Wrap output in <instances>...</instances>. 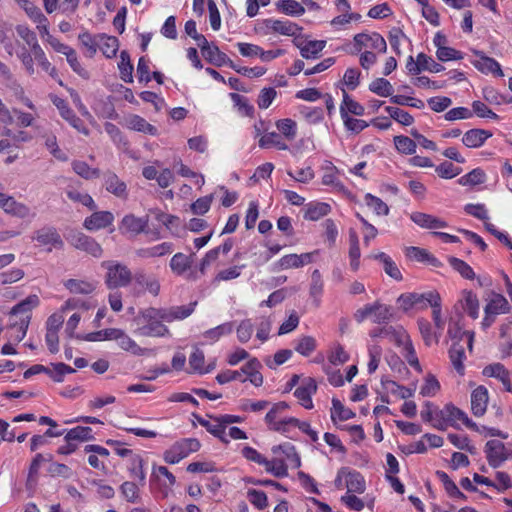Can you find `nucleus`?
<instances>
[{"instance_id": "1", "label": "nucleus", "mask_w": 512, "mask_h": 512, "mask_svg": "<svg viewBox=\"0 0 512 512\" xmlns=\"http://www.w3.org/2000/svg\"><path fill=\"white\" fill-rule=\"evenodd\" d=\"M197 302L189 303L184 306H173L166 308L149 307L141 312V318L145 325L139 327L136 333L145 337H164L170 334L169 329L163 322H173L182 320L190 316Z\"/></svg>"}, {"instance_id": "2", "label": "nucleus", "mask_w": 512, "mask_h": 512, "mask_svg": "<svg viewBox=\"0 0 512 512\" xmlns=\"http://www.w3.org/2000/svg\"><path fill=\"white\" fill-rule=\"evenodd\" d=\"M102 267L106 269L105 284L109 289L126 287L132 281L130 269L117 261H104Z\"/></svg>"}, {"instance_id": "3", "label": "nucleus", "mask_w": 512, "mask_h": 512, "mask_svg": "<svg viewBox=\"0 0 512 512\" xmlns=\"http://www.w3.org/2000/svg\"><path fill=\"white\" fill-rule=\"evenodd\" d=\"M392 316L391 307L387 306L380 301H375L373 304H367L359 308L354 313V319L358 323H362L368 317H373V322L381 324L387 322Z\"/></svg>"}, {"instance_id": "4", "label": "nucleus", "mask_w": 512, "mask_h": 512, "mask_svg": "<svg viewBox=\"0 0 512 512\" xmlns=\"http://www.w3.org/2000/svg\"><path fill=\"white\" fill-rule=\"evenodd\" d=\"M438 293L435 291H429L427 293H403L397 299V304L399 305V309L404 312H408L409 310L415 309H426L432 299H437Z\"/></svg>"}, {"instance_id": "5", "label": "nucleus", "mask_w": 512, "mask_h": 512, "mask_svg": "<svg viewBox=\"0 0 512 512\" xmlns=\"http://www.w3.org/2000/svg\"><path fill=\"white\" fill-rule=\"evenodd\" d=\"M354 47L357 52H360L363 48L374 49L380 53H385L387 50L385 39L375 32L372 34H356L354 36Z\"/></svg>"}, {"instance_id": "6", "label": "nucleus", "mask_w": 512, "mask_h": 512, "mask_svg": "<svg viewBox=\"0 0 512 512\" xmlns=\"http://www.w3.org/2000/svg\"><path fill=\"white\" fill-rule=\"evenodd\" d=\"M51 100L53 104L57 107V109L60 112V115L69 122V124L74 127L78 132L88 135L89 130L84 126L83 121L76 116V114L73 112V110L68 106L67 102L58 97V96H52Z\"/></svg>"}, {"instance_id": "7", "label": "nucleus", "mask_w": 512, "mask_h": 512, "mask_svg": "<svg viewBox=\"0 0 512 512\" xmlns=\"http://www.w3.org/2000/svg\"><path fill=\"white\" fill-rule=\"evenodd\" d=\"M102 178L103 186L107 192L113 194L119 199L128 198L127 184L122 179H120L115 172L107 170L102 173Z\"/></svg>"}, {"instance_id": "8", "label": "nucleus", "mask_w": 512, "mask_h": 512, "mask_svg": "<svg viewBox=\"0 0 512 512\" xmlns=\"http://www.w3.org/2000/svg\"><path fill=\"white\" fill-rule=\"evenodd\" d=\"M0 208L7 214L18 218L30 216V208L24 203L18 202L13 196L0 191Z\"/></svg>"}, {"instance_id": "9", "label": "nucleus", "mask_w": 512, "mask_h": 512, "mask_svg": "<svg viewBox=\"0 0 512 512\" xmlns=\"http://www.w3.org/2000/svg\"><path fill=\"white\" fill-rule=\"evenodd\" d=\"M110 336H112V340H116L121 349L126 352H129L136 356L144 355L147 351L144 348H141L129 335H127L123 330L115 328V331H111Z\"/></svg>"}, {"instance_id": "10", "label": "nucleus", "mask_w": 512, "mask_h": 512, "mask_svg": "<svg viewBox=\"0 0 512 512\" xmlns=\"http://www.w3.org/2000/svg\"><path fill=\"white\" fill-rule=\"evenodd\" d=\"M442 414H446L447 423L452 427L457 428V422L461 421L466 427L477 430L476 423L471 421L463 410L459 409L453 404H446L443 408Z\"/></svg>"}, {"instance_id": "11", "label": "nucleus", "mask_w": 512, "mask_h": 512, "mask_svg": "<svg viewBox=\"0 0 512 512\" xmlns=\"http://www.w3.org/2000/svg\"><path fill=\"white\" fill-rule=\"evenodd\" d=\"M473 53L478 57V59L472 61L475 68L486 74L492 73L503 76L500 64L495 59L485 56L483 52L478 50H473Z\"/></svg>"}, {"instance_id": "12", "label": "nucleus", "mask_w": 512, "mask_h": 512, "mask_svg": "<svg viewBox=\"0 0 512 512\" xmlns=\"http://www.w3.org/2000/svg\"><path fill=\"white\" fill-rule=\"evenodd\" d=\"M504 450V444L498 440H490L486 443L487 460L491 467L497 468L507 459Z\"/></svg>"}, {"instance_id": "13", "label": "nucleus", "mask_w": 512, "mask_h": 512, "mask_svg": "<svg viewBox=\"0 0 512 512\" xmlns=\"http://www.w3.org/2000/svg\"><path fill=\"white\" fill-rule=\"evenodd\" d=\"M488 390L484 386H478L471 393V410L476 417L483 416L488 405Z\"/></svg>"}, {"instance_id": "14", "label": "nucleus", "mask_w": 512, "mask_h": 512, "mask_svg": "<svg viewBox=\"0 0 512 512\" xmlns=\"http://www.w3.org/2000/svg\"><path fill=\"white\" fill-rule=\"evenodd\" d=\"M483 375L499 379L506 390L512 392V382L509 371L501 363H494L483 369Z\"/></svg>"}, {"instance_id": "15", "label": "nucleus", "mask_w": 512, "mask_h": 512, "mask_svg": "<svg viewBox=\"0 0 512 512\" xmlns=\"http://www.w3.org/2000/svg\"><path fill=\"white\" fill-rule=\"evenodd\" d=\"M410 218L416 225L426 229H439L447 227V223L442 219L422 212H413L410 215Z\"/></svg>"}, {"instance_id": "16", "label": "nucleus", "mask_w": 512, "mask_h": 512, "mask_svg": "<svg viewBox=\"0 0 512 512\" xmlns=\"http://www.w3.org/2000/svg\"><path fill=\"white\" fill-rule=\"evenodd\" d=\"M114 216L109 211H100L93 213L90 217L84 221V226L88 230H98L105 228L112 224Z\"/></svg>"}, {"instance_id": "17", "label": "nucleus", "mask_w": 512, "mask_h": 512, "mask_svg": "<svg viewBox=\"0 0 512 512\" xmlns=\"http://www.w3.org/2000/svg\"><path fill=\"white\" fill-rule=\"evenodd\" d=\"M194 253L185 255L183 253H176L170 260V269L177 276H183L188 272L193 264Z\"/></svg>"}, {"instance_id": "18", "label": "nucleus", "mask_w": 512, "mask_h": 512, "mask_svg": "<svg viewBox=\"0 0 512 512\" xmlns=\"http://www.w3.org/2000/svg\"><path fill=\"white\" fill-rule=\"evenodd\" d=\"M316 390V382L312 378H308L302 386L295 390L294 395L300 401L302 406L306 409H311L313 408L311 395L315 393Z\"/></svg>"}, {"instance_id": "19", "label": "nucleus", "mask_w": 512, "mask_h": 512, "mask_svg": "<svg viewBox=\"0 0 512 512\" xmlns=\"http://www.w3.org/2000/svg\"><path fill=\"white\" fill-rule=\"evenodd\" d=\"M492 136V133L484 129L468 130L462 138L463 144L468 148H478Z\"/></svg>"}, {"instance_id": "20", "label": "nucleus", "mask_w": 512, "mask_h": 512, "mask_svg": "<svg viewBox=\"0 0 512 512\" xmlns=\"http://www.w3.org/2000/svg\"><path fill=\"white\" fill-rule=\"evenodd\" d=\"M262 368L261 363L253 358L248 361L239 371H241V376L245 374L247 378L254 386L259 387L263 384V376L260 373V369Z\"/></svg>"}, {"instance_id": "21", "label": "nucleus", "mask_w": 512, "mask_h": 512, "mask_svg": "<svg viewBox=\"0 0 512 512\" xmlns=\"http://www.w3.org/2000/svg\"><path fill=\"white\" fill-rule=\"evenodd\" d=\"M35 239L43 245H52L55 248H62L63 241L57 230L53 227H44L36 232Z\"/></svg>"}, {"instance_id": "22", "label": "nucleus", "mask_w": 512, "mask_h": 512, "mask_svg": "<svg viewBox=\"0 0 512 512\" xmlns=\"http://www.w3.org/2000/svg\"><path fill=\"white\" fill-rule=\"evenodd\" d=\"M173 251V245L169 242H163L161 244L140 248L136 250V255L142 259L154 258V257H162L164 255L170 254Z\"/></svg>"}, {"instance_id": "23", "label": "nucleus", "mask_w": 512, "mask_h": 512, "mask_svg": "<svg viewBox=\"0 0 512 512\" xmlns=\"http://www.w3.org/2000/svg\"><path fill=\"white\" fill-rule=\"evenodd\" d=\"M379 337L387 338L398 346H402L410 337L402 327L385 326L379 328Z\"/></svg>"}, {"instance_id": "24", "label": "nucleus", "mask_w": 512, "mask_h": 512, "mask_svg": "<svg viewBox=\"0 0 512 512\" xmlns=\"http://www.w3.org/2000/svg\"><path fill=\"white\" fill-rule=\"evenodd\" d=\"M74 245L76 248L84 250L94 257H100L102 255L101 246L92 238L79 234L74 238Z\"/></svg>"}, {"instance_id": "25", "label": "nucleus", "mask_w": 512, "mask_h": 512, "mask_svg": "<svg viewBox=\"0 0 512 512\" xmlns=\"http://www.w3.org/2000/svg\"><path fill=\"white\" fill-rule=\"evenodd\" d=\"M296 46L300 49L301 56L306 59L317 58L319 53L324 49L325 41H308L303 42L296 40Z\"/></svg>"}, {"instance_id": "26", "label": "nucleus", "mask_w": 512, "mask_h": 512, "mask_svg": "<svg viewBox=\"0 0 512 512\" xmlns=\"http://www.w3.org/2000/svg\"><path fill=\"white\" fill-rule=\"evenodd\" d=\"M64 286L73 294L88 295L96 289L94 282L81 279H68L64 282Z\"/></svg>"}, {"instance_id": "27", "label": "nucleus", "mask_w": 512, "mask_h": 512, "mask_svg": "<svg viewBox=\"0 0 512 512\" xmlns=\"http://www.w3.org/2000/svg\"><path fill=\"white\" fill-rule=\"evenodd\" d=\"M347 493H364L366 484L364 477L356 470L348 468V477L345 482Z\"/></svg>"}, {"instance_id": "28", "label": "nucleus", "mask_w": 512, "mask_h": 512, "mask_svg": "<svg viewBox=\"0 0 512 512\" xmlns=\"http://www.w3.org/2000/svg\"><path fill=\"white\" fill-rule=\"evenodd\" d=\"M265 23H266L267 28L273 30L274 32L280 33L282 35L294 36L300 30V28L296 24H294L290 21L269 19V20H266Z\"/></svg>"}, {"instance_id": "29", "label": "nucleus", "mask_w": 512, "mask_h": 512, "mask_svg": "<svg viewBox=\"0 0 512 512\" xmlns=\"http://www.w3.org/2000/svg\"><path fill=\"white\" fill-rule=\"evenodd\" d=\"M462 308L468 313V315L473 318L477 319L479 316V300L472 291L464 290L462 292Z\"/></svg>"}, {"instance_id": "30", "label": "nucleus", "mask_w": 512, "mask_h": 512, "mask_svg": "<svg viewBox=\"0 0 512 512\" xmlns=\"http://www.w3.org/2000/svg\"><path fill=\"white\" fill-rule=\"evenodd\" d=\"M449 358L458 374L463 375L465 370L463 363L465 359V351L463 345L459 342L453 343L449 349Z\"/></svg>"}, {"instance_id": "31", "label": "nucleus", "mask_w": 512, "mask_h": 512, "mask_svg": "<svg viewBox=\"0 0 512 512\" xmlns=\"http://www.w3.org/2000/svg\"><path fill=\"white\" fill-rule=\"evenodd\" d=\"M364 107L353 100L345 91H343V101L340 106V114L341 117L349 116L348 114H353L356 116L364 115Z\"/></svg>"}, {"instance_id": "32", "label": "nucleus", "mask_w": 512, "mask_h": 512, "mask_svg": "<svg viewBox=\"0 0 512 512\" xmlns=\"http://www.w3.org/2000/svg\"><path fill=\"white\" fill-rule=\"evenodd\" d=\"M289 409V404L285 401H281L278 403L273 404L271 409L267 412L264 420L265 423L269 428H271L273 425H275L277 422H280L283 418V413Z\"/></svg>"}, {"instance_id": "33", "label": "nucleus", "mask_w": 512, "mask_h": 512, "mask_svg": "<svg viewBox=\"0 0 512 512\" xmlns=\"http://www.w3.org/2000/svg\"><path fill=\"white\" fill-rule=\"evenodd\" d=\"M210 418L211 420L198 418V422L201 426L205 427L209 433L219 438L223 443H228V439L226 438L224 433L223 425L220 424L218 416H210Z\"/></svg>"}, {"instance_id": "34", "label": "nucleus", "mask_w": 512, "mask_h": 512, "mask_svg": "<svg viewBox=\"0 0 512 512\" xmlns=\"http://www.w3.org/2000/svg\"><path fill=\"white\" fill-rule=\"evenodd\" d=\"M146 227V221L142 218L135 217L134 215H126L121 222L120 230L123 233H140Z\"/></svg>"}, {"instance_id": "35", "label": "nucleus", "mask_w": 512, "mask_h": 512, "mask_svg": "<svg viewBox=\"0 0 512 512\" xmlns=\"http://www.w3.org/2000/svg\"><path fill=\"white\" fill-rule=\"evenodd\" d=\"M98 48L107 58L116 56L119 48L118 39L114 36H107L106 34H99Z\"/></svg>"}, {"instance_id": "36", "label": "nucleus", "mask_w": 512, "mask_h": 512, "mask_svg": "<svg viewBox=\"0 0 512 512\" xmlns=\"http://www.w3.org/2000/svg\"><path fill=\"white\" fill-rule=\"evenodd\" d=\"M509 309V304L506 298L500 294H493L489 302L485 306V314L505 313Z\"/></svg>"}, {"instance_id": "37", "label": "nucleus", "mask_w": 512, "mask_h": 512, "mask_svg": "<svg viewBox=\"0 0 512 512\" xmlns=\"http://www.w3.org/2000/svg\"><path fill=\"white\" fill-rule=\"evenodd\" d=\"M135 281L141 287H144L153 296H157L160 292V283L154 276H149L144 273H136Z\"/></svg>"}, {"instance_id": "38", "label": "nucleus", "mask_w": 512, "mask_h": 512, "mask_svg": "<svg viewBox=\"0 0 512 512\" xmlns=\"http://www.w3.org/2000/svg\"><path fill=\"white\" fill-rule=\"evenodd\" d=\"M381 383L386 392L392 393L401 399H408L414 395V389L401 386L393 380L383 379Z\"/></svg>"}, {"instance_id": "39", "label": "nucleus", "mask_w": 512, "mask_h": 512, "mask_svg": "<svg viewBox=\"0 0 512 512\" xmlns=\"http://www.w3.org/2000/svg\"><path fill=\"white\" fill-rule=\"evenodd\" d=\"M274 454L282 452L285 455L286 463H290L294 467L300 466V458L295 450V447L290 443H284L272 448Z\"/></svg>"}, {"instance_id": "40", "label": "nucleus", "mask_w": 512, "mask_h": 512, "mask_svg": "<svg viewBox=\"0 0 512 512\" xmlns=\"http://www.w3.org/2000/svg\"><path fill=\"white\" fill-rule=\"evenodd\" d=\"M375 259H379L383 263V268L387 275H389L391 278L397 281L402 280L401 271L390 256L381 252L375 255Z\"/></svg>"}, {"instance_id": "41", "label": "nucleus", "mask_w": 512, "mask_h": 512, "mask_svg": "<svg viewBox=\"0 0 512 512\" xmlns=\"http://www.w3.org/2000/svg\"><path fill=\"white\" fill-rule=\"evenodd\" d=\"M128 128L131 130L147 133L150 135L156 134V128L149 124L144 118L138 115H132L127 119Z\"/></svg>"}, {"instance_id": "42", "label": "nucleus", "mask_w": 512, "mask_h": 512, "mask_svg": "<svg viewBox=\"0 0 512 512\" xmlns=\"http://www.w3.org/2000/svg\"><path fill=\"white\" fill-rule=\"evenodd\" d=\"M419 331L426 345L430 346L433 343L437 344L440 337V332H432V327L429 321L426 319L418 320Z\"/></svg>"}, {"instance_id": "43", "label": "nucleus", "mask_w": 512, "mask_h": 512, "mask_svg": "<svg viewBox=\"0 0 512 512\" xmlns=\"http://www.w3.org/2000/svg\"><path fill=\"white\" fill-rule=\"evenodd\" d=\"M121 495L130 503H139L141 501L139 486L131 481H125L120 486Z\"/></svg>"}, {"instance_id": "44", "label": "nucleus", "mask_w": 512, "mask_h": 512, "mask_svg": "<svg viewBox=\"0 0 512 512\" xmlns=\"http://www.w3.org/2000/svg\"><path fill=\"white\" fill-rule=\"evenodd\" d=\"M30 322V315H26L20 319L19 323L12 324L9 327L10 339L20 342L26 335Z\"/></svg>"}, {"instance_id": "45", "label": "nucleus", "mask_w": 512, "mask_h": 512, "mask_svg": "<svg viewBox=\"0 0 512 512\" xmlns=\"http://www.w3.org/2000/svg\"><path fill=\"white\" fill-rule=\"evenodd\" d=\"M121 79L124 82L131 83L133 81L132 72L133 65L130 61V55L127 51H121L120 63L118 64Z\"/></svg>"}, {"instance_id": "46", "label": "nucleus", "mask_w": 512, "mask_h": 512, "mask_svg": "<svg viewBox=\"0 0 512 512\" xmlns=\"http://www.w3.org/2000/svg\"><path fill=\"white\" fill-rule=\"evenodd\" d=\"M72 168L76 174L86 180L100 177V170L97 168H91L84 161H73Z\"/></svg>"}, {"instance_id": "47", "label": "nucleus", "mask_w": 512, "mask_h": 512, "mask_svg": "<svg viewBox=\"0 0 512 512\" xmlns=\"http://www.w3.org/2000/svg\"><path fill=\"white\" fill-rule=\"evenodd\" d=\"M261 148H270L272 146L279 150H287L288 145L282 141L281 136L276 132H270L263 135L259 140Z\"/></svg>"}, {"instance_id": "48", "label": "nucleus", "mask_w": 512, "mask_h": 512, "mask_svg": "<svg viewBox=\"0 0 512 512\" xmlns=\"http://www.w3.org/2000/svg\"><path fill=\"white\" fill-rule=\"evenodd\" d=\"M365 204L373 210L378 216H386L389 214L388 205L383 202L380 198L367 193L364 197Z\"/></svg>"}, {"instance_id": "49", "label": "nucleus", "mask_w": 512, "mask_h": 512, "mask_svg": "<svg viewBox=\"0 0 512 512\" xmlns=\"http://www.w3.org/2000/svg\"><path fill=\"white\" fill-rule=\"evenodd\" d=\"M369 89L370 91L381 97L392 96L394 91L391 83L384 78H377L374 81H372L369 84Z\"/></svg>"}, {"instance_id": "50", "label": "nucleus", "mask_w": 512, "mask_h": 512, "mask_svg": "<svg viewBox=\"0 0 512 512\" xmlns=\"http://www.w3.org/2000/svg\"><path fill=\"white\" fill-rule=\"evenodd\" d=\"M332 410H331V418L333 421H335L336 417L340 420V421H346V420H349L351 418H353L355 416V413L352 412L351 409L349 408H346L341 402L340 400L336 399V398H333L332 399Z\"/></svg>"}, {"instance_id": "51", "label": "nucleus", "mask_w": 512, "mask_h": 512, "mask_svg": "<svg viewBox=\"0 0 512 512\" xmlns=\"http://www.w3.org/2000/svg\"><path fill=\"white\" fill-rule=\"evenodd\" d=\"M92 439V429L90 427L84 426H77L73 429H70L65 435V440H73L74 442H84Z\"/></svg>"}, {"instance_id": "52", "label": "nucleus", "mask_w": 512, "mask_h": 512, "mask_svg": "<svg viewBox=\"0 0 512 512\" xmlns=\"http://www.w3.org/2000/svg\"><path fill=\"white\" fill-rule=\"evenodd\" d=\"M276 127L279 132L288 140H293L297 134L296 122L290 118L278 120Z\"/></svg>"}, {"instance_id": "53", "label": "nucleus", "mask_w": 512, "mask_h": 512, "mask_svg": "<svg viewBox=\"0 0 512 512\" xmlns=\"http://www.w3.org/2000/svg\"><path fill=\"white\" fill-rule=\"evenodd\" d=\"M485 179L486 175L484 171L480 168H476L459 178L458 183L462 186H474L483 183Z\"/></svg>"}, {"instance_id": "54", "label": "nucleus", "mask_w": 512, "mask_h": 512, "mask_svg": "<svg viewBox=\"0 0 512 512\" xmlns=\"http://www.w3.org/2000/svg\"><path fill=\"white\" fill-rule=\"evenodd\" d=\"M203 56L215 65H221L225 63L227 56L221 52L216 45L209 44L203 51Z\"/></svg>"}, {"instance_id": "55", "label": "nucleus", "mask_w": 512, "mask_h": 512, "mask_svg": "<svg viewBox=\"0 0 512 512\" xmlns=\"http://www.w3.org/2000/svg\"><path fill=\"white\" fill-rule=\"evenodd\" d=\"M448 262L462 277L470 280L475 278L472 267L463 260L456 257H449Z\"/></svg>"}, {"instance_id": "56", "label": "nucleus", "mask_w": 512, "mask_h": 512, "mask_svg": "<svg viewBox=\"0 0 512 512\" xmlns=\"http://www.w3.org/2000/svg\"><path fill=\"white\" fill-rule=\"evenodd\" d=\"M386 112L390 117L404 126H410L414 122V118L408 112L394 106H387Z\"/></svg>"}, {"instance_id": "57", "label": "nucleus", "mask_w": 512, "mask_h": 512, "mask_svg": "<svg viewBox=\"0 0 512 512\" xmlns=\"http://www.w3.org/2000/svg\"><path fill=\"white\" fill-rule=\"evenodd\" d=\"M39 305V298L37 295H29L27 298H25L23 301L15 305L12 310L11 314H17V313H23L26 315H29L28 312H30L33 308L37 307Z\"/></svg>"}, {"instance_id": "58", "label": "nucleus", "mask_w": 512, "mask_h": 512, "mask_svg": "<svg viewBox=\"0 0 512 512\" xmlns=\"http://www.w3.org/2000/svg\"><path fill=\"white\" fill-rule=\"evenodd\" d=\"M330 211V206L326 203H316L309 205L305 212V219L316 221L321 217L327 215Z\"/></svg>"}, {"instance_id": "59", "label": "nucleus", "mask_w": 512, "mask_h": 512, "mask_svg": "<svg viewBox=\"0 0 512 512\" xmlns=\"http://www.w3.org/2000/svg\"><path fill=\"white\" fill-rule=\"evenodd\" d=\"M180 452L182 458H186L190 453L196 452L200 448V442L194 438L183 439L174 444Z\"/></svg>"}, {"instance_id": "60", "label": "nucleus", "mask_w": 512, "mask_h": 512, "mask_svg": "<svg viewBox=\"0 0 512 512\" xmlns=\"http://www.w3.org/2000/svg\"><path fill=\"white\" fill-rule=\"evenodd\" d=\"M394 144L401 153L414 154L416 152L417 143L407 136H395Z\"/></svg>"}, {"instance_id": "61", "label": "nucleus", "mask_w": 512, "mask_h": 512, "mask_svg": "<svg viewBox=\"0 0 512 512\" xmlns=\"http://www.w3.org/2000/svg\"><path fill=\"white\" fill-rule=\"evenodd\" d=\"M129 471L131 473V476L134 479H138L140 485L143 486L145 483L146 475L143 470V459L141 458V456L135 455L132 457Z\"/></svg>"}, {"instance_id": "62", "label": "nucleus", "mask_w": 512, "mask_h": 512, "mask_svg": "<svg viewBox=\"0 0 512 512\" xmlns=\"http://www.w3.org/2000/svg\"><path fill=\"white\" fill-rule=\"evenodd\" d=\"M66 194L67 197L73 202H79L91 210L96 208L95 202L89 194L81 193L75 189H68Z\"/></svg>"}, {"instance_id": "63", "label": "nucleus", "mask_w": 512, "mask_h": 512, "mask_svg": "<svg viewBox=\"0 0 512 512\" xmlns=\"http://www.w3.org/2000/svg\"><path fill=\"white\" fill-rule=\"evenodd\" d=\"M79 41L88 50L90 56H93L99 46V34L92 35L89 32H83L79 35Z\"/></svg>"}, {"instance_id": "64", "label": "nucleus", "mask_w": 512, "mask_h": 512, "mask_svg": "<svg viewBox=\"0 0 512 512\" xmlns=\"http://www.w3.org/2000/svg\"><path fill=\"white\" fill-rule=\"evenodd\" d=\"M315 349L316 340L311 336H303L295 346V350L303 356H309Z\"/></svg>"}]
</instances>
